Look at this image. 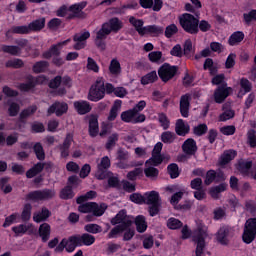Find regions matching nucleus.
Instances as JSON below:
<instances>
[{
    "mask_svg": "<svg viewBox=\"0 0 256 256\" xmlns=\"http://www.w3.org/2000/svg\"><path fill=\"white\" fill-rule=\"evenodd\" d=\"M111 225H116L108 233V239H115L120 233H125L133 225V216L127 215V210H120L110 221Z\"/></svg>",
    "mask_w": 256,
    "mask_h": 256,
    "instance_id": "f257e3e1",
    "label": "nucleus"
},
{
    "mask_svg": "<svg viewBox=\"0 0 256 256\" xmlns=\"http://www.w3.org/2000/svg\"><path fill=\"white\" fill-rule=\"evenodd\" d=\"M162 203L159 192L152 190L144 193V205H148L150 217H157V214L161 212Z\"/></svg>",
    "mask_w": 256,
    "mask_h": 256,
    "instance_id": "f03ea898",
    "label": "nucleus"
},
{
    "mask_svg": "<svg viewBox=\"0 0 256 256\" xmlns=\"http://www.w3.org/2000/svg\"><path fill=\"white\" fill-rule=\"evenodd\" d=\"M179 23L185 33H189V35H197L199 33V18L193 14H182L179 17Z\"/></svg>",
    "mask_w": 256,
    "mask_h": 256,
    "instance_id": "7ed1b4c3",
    "label": "nucleus"
},
{
    "mask_svg": "<svg viewBox=\"0 0 256 256\" xmlns=\"http://www.w3.org/2000/svg\"><path fill=\"white\" fill-rule=\"evenodd\" d=\"M55 197V190L44 188L42 190H34L26 194V201H31L32 203H39V201H50Z\"/></svg>",
    "mask_w": 256,
    "mask_h": 256,
    "instance_id": "20e7f679",
    "label": "nucleus"
},
{
    "mask_svg": "<svg viewBox=\"0 0 256 256\" xmlns=\"http://www.w3.org/2000/svg\"><path fill=\"white\" fill-rule=\"evenodd\" d=\"M101 99H105V82L103 79H97L89 89L88 100L97 103Z\"/></svg>",
    "mask_w": 256,
    "mask_h": 256,
    "instance_id": "39448f33",
    "label": "nucleus"
},
{
    "mask_svg": "<svg viewBox=\"0 0 256 256\" xmlns=\"http://www.w3.org/2000/svg\"><path fill=\"white\" fill-rule=\"evenodd\" d=\"M78 211L80 213H94V215L103 216L107 211V204L102 203L99 205L96 202H83L78 206Z\"/></svg>",
    "mask_w": 256,
    "mask_h": 256,
    "instance_id": "423d86ee",
    "label": "nucleus"
},
{
    "mask_svg": "<svg viewBox=\"0 0 256 256\" xmlns=\"http://www.w3.org/2000/svg\"><path fill=\"white\" fill-rule=\"evenodd\" d=\"M177 73H179V66L171 65L169 63L162 64L158 69V77L163 83L171 81Z\"/></svg>",
    "mask_w": 256,
    "mask_h": 256,
    "instance_id": "0eeeda50",
    "label": "nucleus"
},
{
    "mask_svg": "<svg viewBox=\"0 0 256 256\" xmlns=\"http://www.w3.org/2000/svg\"><path fill=\"white\" fill-rule=\"evenodd\" d=\"M256 237V218H249L244 226L242 241L246 245H251L255 241Z\"/></svg>",
    "mask_w": 256,
    "mask_h": 256,
    "instance_id": "6e6552de",
    "label": "nucleus"
},
{
    "mask_svg": "<svg viewBox=\"0 0 256 256\" xmlns=\"http://www.w3.org/2000/svg\"><path fill=\"white\" fill-rule=\"evenodd\" d=\"M110 167L111 159H109L108 156L102 157L100 163L97 165V171L95 173L96 179H98V181H103L110 175H113V172L109 171Z\"/></svg>",
    "mask_w": 256,
    "mask_h": 256,
    "instance_id": "1a4fd4ad",
    "label": "nucleus"
},
{
    "mask_svg": "<svg viewBox=\"0 0 256 256\" xmlns=\"http://www.w3.org/2000/svg\"><path fill=\"white\" fill-rule=\"evenodd\" d=\"M205 239H207V231L203 230L202 228L198 229L197 234L193 237V241L196 244V256H203L205 253V247H207Z\"/></svg>",
    "mask_w": 256,
    "mask_h": 256,
    "instance_id": "9d476101",
    "label": "nucleus"
},
{
    "mask_svg": "<svg viewBox=\"0 0 256 256\" xmlns=\"http://www.w3.org/2000/svg\"><path fill=\"white\" fill-rule=\"evenodd\" d=\"M69 111V105L66 102L55 101L47 110V115H53L56 117H63L65 113Z\"/></svg>",
    "mask_w": 256,
    "mask_h": 256,
    "instance_id": "9b49d317",
    "label": "nucleus"
},
{
    "mask_svg": "<svg viewBox=\"0 0 256 256\" xmlns=\"http://www.w3.org/2000/svg\"><path fill=\"white\" fill-rule=\"evenodd\" d=\"M73 143V133H67L66 137L62 144L58 145V149L60 151V156L62 159H67L69 157L71 145Z\"/></svg>",
    "mask_w": 256,
    "mask_h": 256,
    "instance_id": "f8f14e48",
    "label": "nucleus"
},
{
    "mask_svg": "<svg viewBox=\"0 0 256 256\" xmlns=\"http://www.w3.org/2000/svg\"><path fill=\"white\" fill-rule=\"evenodd\" d=\"M69 41L71 40L67 39L57 44H53L48 51H45L42 53L43 59H51V57H59L61 55V47H63V45H67Z\"/></svg>",
    "mask_w": 256,
    "mask_h": 256,
    "instance_id": "ddd939ff",
    "label": "nucleus"
},
{
    "mask_svg": "<svg viewBox=\"0 0 256 256\" xmlns=\"http://www.w3.org/2000/svg\"><path fill=\"white\" fill-rule=\"evenodd\" d=\"M191 108V94H184L180 97V115L187 119Z\"/></svg>",
    "mask_w": 256,
    "mask_h": 256,
    "instance_id": "4468645a",
    "label": "nucleus"
},
{
    "mask_svg": "<svg viewBox=\"0 0 256 256\" xmlns=\"http://www.w3.org/2000/svg\"><path fill=\"white\" fill-rule=\"evenodd\" d=\"M88 133L90 137L95 138L99 135V117L95 114H92L88 117Z\"/></svg>",
    "mask_w": 256,
    "mask_h": 256,
    "instance_id": "2eb2a0df",
    "label": "nucleus"
},
{
    "mask_svg": "<svg viewBox=\"0 0 256 256\" xmlns=\"http://www.w3.org/2000/svg\"><path fill=\"white\" fill-rule=\"evenodd\" d=\"M229 89L231 88L227 87V84H222L218 86V88L214 92L215 103H223V101H225V99L229 97Z\"/></svg>",
    "mask_w": 256,
    "mask_h": 256,
    "instance_id": "dca6fc26",
    "label": "nucleus"
},
{
    "mask_svg": "<svg viewBox=\"0 0 256 256\" xmlns=\"http://www.w3.org/2000/svg\"><path fill=\"white\" fill-rule=\"evenodd\" d=\"M47 163L37 162L34 164L30 169L26 171V177L27 179H33V177H37L40 173H43V169H45V165ZM51 167V164H47L46 169H49Z\"/></svg>",
    "mask_w": 256,
    "mask_h": 256,
    "instance_id": "f3484780",
    "label": "nucleus"
},
{
    "mask_svg": "<svg viewBox=\"0 0 256 256\" xmlns=\"http://www.w3.org/2000/svg\"><path fill=\"white\" fill-rule=\"evenodd\" d=\"M76 238H74V242L80 244V247H91L96 241L95 236L84 233L82 235H75Z\"/></svg>",
    "mask_w": 256,
    "mask_h": 256,
    "instance_id": "a211bd4d",
    "label": "nucleus"
},
{
    "mask_svg": "<svg viewBox=\"0 0 256 256\" xmlns=\"http://www.w3.org/2000/svg\"><path fill=\"white\" fill-rule=\"evenodd\" d=\"M86 7L87 2L83 1L69 6L68 11H70V13H73L74 15H77L78 19H85V17H87V14L83 12V9H85Z\"/></svg>",
    "mask_w": 256,
    "mask_h": 256,
    "instance_id": "6ab92c4d",
    "label": "nucleus"
},
{
    "mask_svg": "<svg viewBox=\"0 0 256 256\" xmlns=\"http://www.w3.org/2000/svg\"><path fill=\"white\" fill-rule=\"evenodd\" d=\"M74 109L78 115H87V113H91L93 108L88 101L78 100L74 102Z\"/></svg>",
    "mask_w": 256,
    "mask_h": 256,
    "instance_id": "aec40b11",
    "label": "nucleus"
},
{
    "mask_svg": "<svg viewBox=\"0 0 256 256\" xmlns=\"http://www.w3.org/2000/svg\"><path fill=\"white\" fill-rule=\"evenodd\" d=\"M103 24L107 25L106 29H108L110 33H119V31L123 29V22L118 17H113Z\"/></svg>",
    "mask_w": 256,
    "mask_h": 256,
    "instance_id": "412c9836",
    "label": "nucleus"
},
{
    "mask_svg": "<svg viewBox=\"0 0 256 256\" xmlns=\"http://www.w3.org/2000/svg\"><path fill=\"white\" fill-rule=\"evenodd\" d=\"M197 149V141L193 138L186 139L182 144V151L185 155H195Z\"/></svg>",
    "mask_w": 256,
    "mask_h": 256,
    "instance_id": "4be33fe9",
    "label": "nucleus"
},
{
    "mask_svg": "<svg viewBox=\"0 0 256 256\" xmlns=\"http://www.w3.org/2000/svg\"><path fill=\"white\" fill-rule=\"evenodd\" d=\"M38 235L42 243H47L51 239V225L49 223H42L38 228Z\"/></svg>",
    "mask_w": 256,
    "mask_h": 256,
    "instance_id": "5701e85b",
    "label": "nucleus"
},
{
    "mask_svg": "<svg viewBox=\"0 0 256 256\" xmlns=\"http://www.w3.org/2000/svg\"><path fill=\"white\" fill-rule=\"evenodd\" d=\"M191 131V126L189 124H185L183 119H178L175 124V133L179 137H185V135L189 134Z\"/></svg>",
    "mask_w": 256,
    "mask_h": 256,
    "instance_id": "b1692460",
    "label": "nucleus"
},
{
    "mask_svg": "<svg viewBox=\"0 0 256 256\" xmlns=\"http://www.w3.org/2000/svg\"><path fill=\"white\" fill-rule=\"evenodd\" d=\"M251 169H253V161L242 160V161L238 162L237 170L244 177H249V175H251V171H252Z\"/></svg>",
    "mask_w": 256,
    "mask_h": 256,
    "instance_id": "393cba45",
    "label": "nucleus"
},
{
    "mask_svg": "<svg viewBox=\"0 0 256 256\" xmlns=\"http://www.w3.org/2000/svg\"><path fill=\"white\" fill-rule=\"evenodd\" d=\"M235 157H237V151L227 150L221 155L218 163L220 167H225V165H229V163H231Z\"/></svg>",
    "mask_w": 256,
    "mask_h": 256,
    "instance_id": "a878e982",
    "label": "nucleus"
},
{
    "mask_svg": "<svg viewBox=\"0 0 256 256\" xmlns=\"http://www.w3.org/2000/svg\"><path fill=\"white\" fill-rule=\"evenodd\" d=\"M49 217H51V211L48 210L47 207H42L41 211H39L38 213H34L33 222L34 223H45V221H47V219H49Z\"/></svg>",
    "mask_w": 256,
    "mask_h": 256,
    "instance_id": "bb28decb",
    "label": "nucleus"
},
{
    "mask_svg": "<svg viewBox=\"0 0 256 256\" xmlns=\"http://www.w3.org/2000/svg\"><path fill=\"white\" fill-rule=\"evenodd\" d=\"M129 23L135 28V31H137L138 34H140L141 37L145 36V22L141 19H137L134 16L129 17Z\"/></svg>",
    "mask_w": 256,
    "mask_h": 256,
    "instance_id": "cd10ccee",
    "label": "nucleus"
},
{
    "mask_svg": "<svg viewBox=\"0 0 256 256\" xmlns=\"http://www.w3.org/2000/svg\"><path fill=\"white\" fill-rule=\"evenodd\" d=\"M45 17L38 18L28 24V28L30 29V33L34 32L37 33L45 29Z\"/></svg>",
    "mask_w": 256,
    "mask_h": 256,
    "instance_id": "c85d7f7f",
    "label": "nucleus"
},
{
    "mask_svg": "<svg viewBox=\"0 0 256 256\" xmlns=\"http://www.w3.org/2000/svg\"><path fill=\"white\" fill-rule=\"evenodd\" d=\"M133 223L136 225V231L138 233H145L147 231V220L145 216L138 215L136 218H133Z\"/></svg>",
    "mask_w": 256,
    "mask_h": 256,
    "instance_id": "c756f323",
    "label": "nucleus"
},
{
    "mask_svg": "<svg viewBox=\"0 0 256 256\" xmlns=\"http://www.w3.org/2000/svg\"><path fill=\"white\" fill-rule=\"evenodd\" d=\"M121 105H123L122 100L117 99L114 101L108 115V121H115V119H117L119 115V109H121Z\"/></svg>",
    "mask_w": 256,
    "mask_h": 256,
    "instance_id": "7c9ffc66",
    "label": "nucleus"
},
{
    "mask_svg": "<svg viewBox=\"0 0 256 256\" xmlns=\"http://www.w3.org/2000/svg\"><path fill=\"white\" fill-rule=\"evenodd\" d=\"M36 112H37V106L35 105L29 106L28 108L22 110L19 115V123L26 124L27 121L25 119H27V117H31V115H35Z\"/></svg>",
    "mask_w": 256,
    "mask_h": 256,
    "instance_id": "2f4dec72",
    "label": "nucleus"
},
{
    "mask_svg": "<svg viewBox=\"0 0 256 256\" xmlns=\"http://www.w3.org/2000/svg\"><path fill=\"white\" fill-rule=\"evenodd\" d=\"M245 39V34L241 31H236L234 33L231 34V36L228 39V45H230V47H235V45H239V43H241V41H243Z\"/></svg>",
    "mask_w": 256,
    "mask_h": 256,
    "instance_id": "473e14b6",
    "label": "nucleus"
},
{
    "mask_svg": "<svg viewBox=\"0 0 256 256\" xmlns=\"http://www.w3.org/2000/svg\"><path fill=\"white\" fill-rule=\"evenodd\" d=\"M47 69H49V63L45 60H40L37 61L33 66H32V71L36 75H39V73H46Z\"/></svg>",
    "mask_w": 256,
    "mask_h": 256,
    "instance_id": "72a5a7b5",
    "label": "nucleus"
},
{
    "mask_svg": "<svg viewBox=\"0 0 256 256\" xmlns=\"http://www.w3.org/2000/svg\"><path fill=\"white\" fill-rule=\"evenodd\" d=\"M163 27L157 25H148L144 26V35H154V37H159V35H163Z\"/></svg>",
    "mask_w": 256,
    "mask_h": 256,
    "instance_id": "f704fd0d",
    "label": "nucleus"
},
{
    "mask_svg": "<svg viewBox=\"0 0 256 256\" xmlns=\"http://www.w3.org/2000/svg\"><path fill=\"white\" fill-rule=\"evenodd\" d=\"M182 53L184 57H187V59H191L193 55H195V49L193 47V42L191 41V39H188L184 42Z\"/></svg>",
    "mask_w": 256,
    "mask_h": 256,
    "instance_id": "c9c22d12",
    "label": "nucleus"
},
{
    "mask_svg": "<svg viewBox=\"0 0 256 256\" xmlns=\"http://www.w3.org/2000/svg\"><path fill=\"white\" fill-rule=\"evenodd\" d=\"M159 79V76H157V71L153 70L146 75L141 77V85H149L151 83H155Z\"/></svg>",
    "mask_w": 256,
    "mask_h": 256,
    "instance_id": "e433bc0d",
    "label": "nucleus"
},
{
    "mask_svg": "<svg viewBox=\"0 0 256 256\" xmlns=\"http://www.w3.org/2000/svg\"><path fill=\"white\" fill-rule=\"evenodd\" d=\"M32 211H33V205H31V203L24 204L21 215H20L23 223H27V221H31Z\"/></svg>",
    "mask_w": 256,
    "mask_h": 256,
    "instance_id": "4c0bfd02",
    "label": "nucleus"
},
{
    "mask_svg": "<svg viewBox=\"0 0 256 256\" xmlns=\"http://www.w3.org/2000/svg\"><path fill=\"white\" fill-rule=\"evenodd\" d=\"M27 83H20L18 89L23 93H29L31 89H35V83H33V75L27 76Z\"/></svg>",
    "mask_w": 256,
    "mask_h": 256,
    "instance_id": "58836bf2",
    "label": "nucleus"
},
{
    "mask_svg": "<svg viewBox=\"0 0 256 256\" xmlns=\"http://www.w3.org/2000/svg\"><path fill=\"white\" fill-rule=\"evenodd\" d=\"M165 161V155L152 154V157L146 161V165H152L153 167H159L161 163Z\"/></svg>",
    "mask_w": 256,
    "mask_h": 256,
    "instance_id": "ea45409f",
    "label": "nucleus"
},
{
    "mask_svg": "<svg viewBox=\"0 0 256 256\" xmlns=\"http://www.w3.org/2000/svg\"><path fill=\"white\" fill-rule=\"evenodd\" d=\"M84 231L89 235H97L99 233H103V227L99 224L90 223L84 226Z\"/></svg>",
    "mask_w": 256,
    "mask_h": 256,
    "instance_id": "a19ab883",
    "label": "nucleus"
},
{
    "mask_svg": "<svg viewBox=\"0 0 256 256\" xmlns=\"http://www.w3.org/2000/svg\"><path fill=\"white\" fill-rule=\"evenodd\" d=\"M33 152L35 153L38 161H45V149H43V144H41V142H36L34 144Z\"/></svg>",
    "mask_w": 256,
    "mask_h": 256,
    "instance_id": "79ce46f5",
    "label": "nucleus"
},
{
    "mask_svg": "<svg viewBox=\"0 0 256 256\" xmlns=\"http://www.w3.org/2000/svg\"><path fill=\"white\" fill-rule=\"evenodd\" d=\"M227 191V184L221 183L210 189V195L212 199H219V194Z\"/></svg>",
    "mask_w": 256,
    "mask_h": 256,
    "instance_id": "37998d69",
    "label": "nucleus"
},
{
    "mask_svg": "<svg viewBox=\"0 0 256 256\" xmlns=\"http://www.w3.org/2000/svg\"><path fill=\"white\" fill-rule=\"evenodd\" d=\"M1 49L3 53H8L9 55H12L14 57H19V55L21 54V48H19V46L2 45Z\"/></svg>",
    "mask_w": 256,
    "mask_h": 256,
    "instance_id": "c03bdc74",
    "label": "nucleus"
},
{
    "mask_svg": "<svg viewBox=\"0 0 256 256\" xmlns=\"http://www.w3.org/2000/svg\"><path fill=\"white\" fill-rule=\"evenodd\" d=\"M75 197V192H73V186L66 185L61 191H60V199L69 200L73 199Z\"/></svg>",
    "mask_w": 256,
    "mask_h": 256,
    "instance_id": "a18cd8bd",
    "label": "nucleus"
},
{
    "mask_svg": "<svg viewBox=\"0 0 256 256\" xmlns=\"http://www.w3.org/2000/svg\"><path fill=\"white\" fill-rule=\"evenodd\" d=\"M10 33H13L14 35H29L31 30L29 29V25L12 26Z\"/></svg>",
    "mask_w": 256,
    "mask_h": 256,
    "instance_id": "49530a36",
    "label": "nucleus"
},
{
    "mask_svg": "<svg viewBox=\"0 0 256 256\" xmlns=\"http://www.w3.org/2000/svg\"><path fill=\"white\" fill-rule=\"evenodd\" d=\"M8 115L9 117H17L19 115V111H21V106L17 102H11V100L7 101Z\"/></svg>",
    "mask_w": 256,
    "mask_h": 256,
    "instance_id": "de8ad7c7",
    "label": "nucleus"
},
{
    "mask_svg": "<svg viewBox=\"0 0 256 256\" xmlns=\"http://www.w3.org/2000/svg\"><path fill=\"white\" fill-rule=\"evenodd\" d=\"M33 227V224L25 225V224H20L17 226L12 227L13 233H15V237H19L20 235H25L29 229Z\"/></svg>",
    "mask_w": 256,
    "mask_h": 256,
    "instance_id": "09e8293b",
    "label": "nucleus"
},
{
    "mask_svg": "<svg viewBox=\"0 0 256 256\" xmlns=\"http://www.w3.org/2000/svg\"><path fill=\"white\" fill-rule=\"evenodd\" d=\"M168 175L170 179H177L181 175V170H179V165L177 163H171L167 166Z\"/></svg>",
    "mask_w": 256,
    "mask_h": 256,
    "instance_id": "8fccbe9b",
    "label": "nucleus"
},
{
    "mask_svg": "<svg viewBox=\"0 0 256 256\" xmlns=\"http://www.w3.org/2000/svg\"><path fill=\"white\" fill-rule=\"evenodd\" d=\"M109 71L111 75H120L121 74V63L116 58H113L109 65Z\"/></svg>",
    "mask_w": 256,
    "mask_h": 256,
    "instance_id": "3c124183",
    "label": "nucleus"
},
{
    "mask_svg": "<svg viewBox=\"0 0 256 256\" xmlns=\"http://www.w3.org/2000/svg\"><path fill=\"white\" fill-rule=\"evenodd\" d=\"M5 65L8 69H21L22 67H25V62L19 58H14L12 60H8Z\"/></svg>",
    "mask_w": 256,
    "mask_h": 256,
    "instance_id": "603ef678",
    "label": "nucleus"
},
{
    "mask_svg": "<svg viewBox=\"0 0 256 256\" xmlns=\"http://www.w3.org/2000/svg\"><path fill=\"white\" fill-rule=\"evenodd\" d=\"M95 197H97V192L93 191V190H90L86 194L79 196L76 199V203L78 205H81V203H85L86 201H89L91 199H95Z\"/></svg>",
    "mask_w": 256,
    "mask_h": 256,
    "instance_id": "864d4df0",
    "label": "nucleus"
},
{
    "mask_svg": "<svg viewBox=\"0 0 256 256\" xmlns=\"http://www.w3.org/2000/svg\"><path fill=\"white\" fill-rule=\"evenodd\" d=\"M228 235L229 230L225 228H220L217 233V241L221 243V245H227L229 243V240H227Z\"/></svg>",
    "mask_w": 256,
    "mask_h": 256,
    "instance_id": "5fc2aeb1",
    "label": "nucleus"
},
{
    "mask_svg": "<svg viewBox=\"0 0 256 256\" xmlns=\"http://www.w3.org/2000/svg\"><path fill=\"white\" fill-rule=\"evenodd\" d=\"M167 227L172 231H176L177 229H181V227H183V222L177 218L171 217L167 220Z\"/></svg>",
    "mask_w": 256,
    "mask_h": 256,
    "instance_id": "6e6d98bb",
    "label": "nucleus"
},
{
    "mask_svg": "<svg viewBox=\"0 0 256 256\" xmlns=\"http://www.w3.org/2000/svg\"><path fill=\"white\" fill-rule=\"evenodd\" d=\"M208 131L209 127L205 123L198 124L193 128V133L196 137H203V135H206Z\"/></svg>",
    "mask_w": 256,
    "mask_h": 256,
    "instance_id": "4d7b16f0",
    "label": "nucleus"
},
{
    "mask_svg": "<svg viewBox=\"0 0 256 256\" xmlns=\"http://www.w3.org/2000/svg\"><path fill=\"white\" fill-rule=\"evenodd\" d=\"M8 183L9 177H3L0 179V189L1 191H3L5 195H8V193H11V191H13V186H11V184Z\"/></svg>",
    "mask_w": 256,
    "mask_h": 256,
    "instance_id": "13d9d810",
    "label": "nucleus"
},
{
    "mask_svg": "<svg viewBox=\"0 0 256 256\" xmlns=\"http://www.w3.org/2000/svg\"><path fill=\"white\" fill-rule=\"evenodd\" d=\"M158 121H159L161 127L164 129V131H167V129H169V127H171V121L167 117V114H165L163 112L158 114Z\"/></svg>",
    "mask_w": 256,
    "mask_h": 256,
    "instance_id": "bf43d9fd",
    "label": "nucleus"
},
{
    "mask_svg": "<svg viewBox=\"0 0 256 256\" xmlns=\"http://www.w3.org/2000/svg\"><path fill=\"white\" fill-rule=\"evenodd\" d=\"M111 35V30L107 28V24H102L99 31L96 32V38L106 40Z\"/></svg>",
    "mask_w": 256,
    "mask_h": 256,
    "instance_id": "052dcab7",
    "label": "nucleus"
},
{
    "mask_svg": "<svg viewBox=\"0 0 256 256\" xmlns=\"http://www.w3.org/2000/svg\"><path fill=\"white\" fill-rule=\"evenodd\" d=\"M129 200L136 205H145V194L142 195L141 193H132L129 196Z\"/></svg>",
    "mask_w": 256,
    "mask_h": 256,
    "instance_id": "680f3d73",
    "label": "nucleus"
},
{
    "mask_svg": "<svg viewBox=\"0 0 256 256\" xmlns=\"http://www.w3.org/2000/svg\"><path fill=\"white\" fill-rule=\"evenodd\" d=\"M246 137H247V144L249 145V147H251L252 149H255V147H256V131H255V129L248 130Z\"/></svg>",
    "mask_w": 256,
    "mask_h": 256,
    "instance_id": "e2e57ef3",
    "label": "nucleus"
},
{
    "mask_svg": "<svg viewBox=\"0 0 256 256\" xmlns=\"http://www.w3.org/2000/svg\"><path fill=\"white\" fill-rule=\"evenodd\" d=\"M137 114L132 110L129 109L121 113V120L124 123H133V119Z\"/></svg>",
    "mask_w": 256,
    "mask_h": 256,
    "instance_id": "0e129e2a",
    "label": "nucleus"
},
{
    "mask_svg": "<svg viewBox=\"0 0 256 256\" xmlns=\"http://www.w3.org/2000/svg\"><path fill=\"white\" fill-rule=\"evenodd\" d=\"M126 177L129 181H137V177H143V168H135L128 172Z\"/></svg>",
    "mask_w": 256,
    "mask_h": 256,
    "instance_id": "69168bd1",
    "label": "nucleus"
},
{
    "mask_svg": "<svg viewBox=\"0 0 256 256\" xmlns=\"http://www.w3.org/2000/svg\"><path fill=\"white\" fill-rule=\"evenodd\" d=\"M243 21L246 25H251L253 21H256V9H252L248 13H244Z\"/></svg>",
    "mask_w": 256,
    "mask_h": 256,
    "instance_id": "338daca9",
    "label": "nucleus"
},
{
    "mask_svg": "<svg viewBox=\"0 0 256 256\" xmlns=\"http://www.w3.org/2000/svg\"><path fill=\"white\" fill-rule=\"evenodd\" d=\"M162 143L171 144L175 141V133L171 131H165L161 134Z\"/></svg>",
    "mask_w": 256,
    "mask_h": 256,
    "instance_id": "774afa93",
    "label": "nucleus"
}]
</instances>
